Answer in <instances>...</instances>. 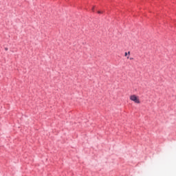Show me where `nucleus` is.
Here are the masks:
<instances>
[{
    "label": "nucleus",
    "instance_id": "6",
    "mask_svg": "<svg viewBox=\"0 0 176 176\" xmlns=\"http://www.w3.org/2000/svg\"><path fill=\"white\" fill-rule=\"evenodd\" d=\"M127 58H129V56H127Z\"/></svg>",
    "mask_w": 176,
    "mask_h": 176
},
{
    "label": "nucleus",
    "instance_id": "2",
    "mask_svg": "<svg viewBox=\"0 0 176 176\" xmlns=\"http://www.w3.org/2000/svg\"><path fill=\"white\" fill-rule=\"evenodd\" d=\"M124 56H125V57H127V56H130V52H128V53L125 52Z\"/></svg>",
    "mask_w": 176,
    "mask_h": 176
},
{
    "label": "nucleus",
    "instance_id": "5",
    "mask_svg": "<svg viewBox=\"0 0 176 176\" xmlns=\"http://www.w3.org/2000/svg\"><path fill=\"white\" fill-rule=\"evenodd\" d=\"M92 11L94 12V7L92 8Z\"/></svg>",
    "mask_w": 176,
    "mask_h": 176
},
{
    "label": "nucleus",
    "instance_id": "1",
    "mask_svg": "<svg viewBox=\"0 0 176 176\" xmlns=\"http://www.w3.org/2000/svg\"><path fill=\"white\" fill-rule=\"evenodd\" d=\"M131 101L135 102V104H141V100H140V96L133 94L129 96Z\"/></svg>",
    "mask_w": 176,
    "mask_h": 176
},
{
    "label": "nucleus",
    "instance_id": "4",
    "mask_svg": "<svg viewBox=\"0 0 176 176\" xmlns=\"http://www.w3.org/2000/svg\"><path fill=\"white\" fill-rule=\"evenodd\" d=\"M5 50H6V51H8V47H6V48H5Z\"/></svg>",
    "mask_w": 176,
    "mask_h": 176
},
{
    "label": "nucleus",
    "instance_id": "3",
    "mask_svg": "<svg viewBox=\"0 0 176 176\" xmlns=\"http://www.w3.org/2000/svg\"><path fill=\"white\" fill-rule=\"evenodd\" d=\"M98 14H102L104 13V12L102 11H98Z\"/></svg>",
    "mask_w": 176,
    "mask_h": 176
}]
</instances>
